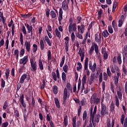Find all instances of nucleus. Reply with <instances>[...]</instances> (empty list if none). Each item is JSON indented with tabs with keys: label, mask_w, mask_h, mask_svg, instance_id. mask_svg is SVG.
Instances as JSON below:
<instances>
[{
	"label": "nucleus",
	"mask_w": 127,
	"mask_h": 127,
	"mask_svg": "<svg viewBox=\"0 0 127 127\" xmlns=\"http://www.w3.org/2000/svg\"><path fill=\"white\" fill-rule=\"evenodd\" d=\"M90 103L92 105L96 104L98 105L100 103V99L97 98V93H94L91 97Z\"/></svg>",
	"instance_id": "obj_1"
},
{
	"label": "nucleus",
	"mask_w": 127,
	"mask_h": 127,
	"mask_svg": "<svg viewBox=\"0 0 127 127\" xmlns=\"http://www.w3.org/2000/svg\"><path fill=\"white\" fill-rule=\"evenodd\" d=\"M75 34H74V32H73L71 35V39L72 42H74V41H75Z\"/></svg>",
	"instance_id": "obj_58"
},
{
	"label": "nucleus",
	"mask_w": 127,
	"mask_h": 127,
	"mask_svg": "<svg viewBox=\"0 0 127 127\" xmlns=\"http://www.w3.org/2000/svg\"><path fill=\"white\" fill-rule=\"evenodd\" d=\"M87 81V75L84 74L82 77L81 82H82V90H84L85 89V84H86V82Z\"/></svg>",
	"instance_id": "obj_13"
},
{
	"label": "nucleus",
	"mask_w": 127,
	"mask_h": 127,
	"mask_svg": "<svg viewBox=\"0 0 127 127\" xmlns=\"http://www.w3.org/2000/svg\"><path fill=\"white\" fill-rule=\"evenodd\" d=\"M68 29L69 33H72V31L76 32L77 28L76 27V23H74L72 24V25H69Z\"/></svg>",
	"instance_id": "obj_5"
},
{
	"label": "nucleus",
	"mask_w": 127,
	"mask_h": 127,
	"mask_svg": "<svg viewBox=\"0 0 127 127\" xmlns=\"http://www.w3.org/2000/svg\"><path fill=\"white\" fill-rule=\"evenodd\" d=\"M64 127L68 126V116L67 115H65L64 117Z\"/></svg>",
	"instance_id": "obj_29"
},
{
	"label": "nucleus",
	"mask_w": 127,
	"mask_h": 127,
	"mask_svg": "<svg viewBox=\"0 0 127 127\" xmlns=\"http://www.w3.org/2000/svg\"><path fill=\"white\" fill-rule=\"evenodd\" d=\"M52 90L55 95H57V94H58V87H57V86L54 85Z\"/></svg>",
	"instance_id": "obj_24"
},
{
	"label": "nucleus",
	"mask_w": 127,
	"mask_h": 127,
	"mask_svg": "<svg viewBox=\"0 0 127 127\" xmlns=\"http://www.w3.org/2000/svg\"><path fill=\"white\" fill-rule=\"evenodd\" d=\"M62 78L63 81H64V82H65V81H66V73H65L64 72H62Z\"/></svg>",
	"instance_id": "obj_44"
},
{
	"label": "nucleus",
	"mask_w": 127,
	"mask_h": 127,
	"mask_svg": "<svg viewBox=\"0 0 127 127\" xmlns=\"http://www.w3.org/2000/svg\"><path fill=\"white\" fill-rule=\"evenodd\" d=\"M19 102H20L21 104L22 105L23 108H26V103L24 102V94H19Z\"/></svg>",
	"instance_id": "obj_9"
},
{
	"label": "nucleus",
	"mask_w": 127,
	"mask_h": 127,
	"mask_svg": "<svg viewBox=\"0 0 127 127\" xmlns=\"http://www.w3.org/2000/svg\"><path fill=\"white\" fill-rule=\"evenodd\" d=\"M40 45L41 50H44V48H45V45H44V42L43 41V40H41L40 41Z\"/></svg>",
	"instance_id": "obj_25"
},
{
	"label": "nucleus",
	"mask_w": 127,
	"mask_h": 127,
	"mask_svg": "<svg viewBox=\"0 0 127 127\" xmlns=\"http://www.w3.org/2000/svg\"><path fill=\"white\" fill-rule=\"evenodd\" d=\"M7 107H8V103H7V101H6L3 104V110H6V108H7Z\"/></svg>",
	"instance_id": "obj_53"
},
{
	"label": "nucleus",
	"mask_w": 127,
	"mask_h": 127,
	"mask_svg": "<svg viewBox=\"0 0 127 127\" xmlns=\"http://www.w3.org/2000/svg\"><path fill=\"white\" fill-rule=\"evenodd\" d=\"M77 65L78 66L76 67V69L77 71H79V70H81V69H82V64H81L80 62H78L77 63Z\"/></svg>",
	"instance_id": "obj_56"
},
{
	"label": "nucleus",
	"mask_w": 127,
	"mask_h": 127,
	"mask_svg": "<svg viewBox=\"0 0 127 127\" xmlns=\"http://www.w3.org/2000/svg\"><path fill=\"white\" fill-rule=\"evenodd\" d=\"M55 34L58 38H61V33L58 31V29L56 28L55 30Z\"/></svg>",
	"instance_id": "obj_32"
},
{
	"label": "nucleus",
	"mask_w": 127,
	"mask_h": 127,
	"mask_svg": "<svg viewBox=\"0 0 127 127\" xmlns=\"http://www.w3.org/2000/svg\"><path fill=\"white\" fill-rule=\"evenodd\" d=\"M32 106L33 108L35 107V99H34L33 96H32Z\"/></svg>",
	"instance_id": "obj_59"
},
{
	"label": "nucleus",
	"mask_w": 127,
	"mask_h": 127,
	"mask_svg": "<svg viewBox=\"0 0 127 127\" xmlns=\"http://www.w3.org/2000/svg\"><path fill=\"white\" fill-rule=\"evenodd\" d=\"M110 111L112 114H115L116 113V111L115 110V103H114V102H112L111 105H110Z\"/></svg>",
	"instance_id": "obj_22"
},
{
	"label": "nucleus",
	"mask_w": 127,
	"mask_h": 127,
	"mask_svg": "<svg viewBox=\"0 0 127 127\" xmlns=\"http://www.w3.org/2000/svg\"><path fill=\"white\" fill-rule=\"evenodd\" d=\"M5 86V81L3 80V78L1 79V87L2 88H4Z\"/></svg>",
	"instance_id": "obj_51"
},
{
	"label": "nucleus",
	"mask_w": 127,
	"mask_h": 127,
	"mask_svg": "<svg viewBox=\"0 0 127 127\" xmlns=\"http://www.w3.org/2000/svg\"><path fill=\"white\" fill-rule=\"evenodd\" d=\"M48 60L49 61L50 60H51V51L50 50H49L48 52Z\"/></svg>",
	"instance_id": "obj_55"
},
{
	"label": "nucleus",
	"mask_w": 127,
	"mask_h": 127,
	"mask_svg": "<svg viewBox=\"0 0 127 127\" xmlns=\"http://www.w3.org/2000/svg\"><path fill=\"white\" fill-rule=\"evenodd\" d=\"M121 90L120 89V91L117 92V95L120 100H122L123 98V94H122V92H121Z\"/></svg>",
	"instance_id": "obj_45"
},
{
	"label": "nucleus",
	"mask_w": 127,
	"mask_h": 127,
	"mask_svg": "<svg viewBox=\"0 0 127 127\" xmlns=\"http://www.w3.org/2000/svg\"><path fill=\"white\" fill-rule=\"evenodd\" d=\"M64 63H65V56H64L62 59V61L60 63L61 68H62V67H63V65H64Z\"/></svg>",
	"instance_id": "obj_39"
},
{
	"label": "nucleus",
	"mask_w": 127,
	"mask_h": 127,
	"mask_svg": "<svg viewBox=\"0 0 127 127\" xmlns=\"http://www.w3.org/2000/svg\"><path fill=\"white\" fill-rule=\"evenodd\" d=\"M14 115L15 116V118H16L17 120H18V118H19V112H18V110H17V109L14 110Z\"/></svg>",
	"instance_id": "obj_34"
},
{
	"label": "nucleus",
	"mask_w": 127,
	"mask_h": 127,
	"mask_svg": "<svg viewBox=\"0 0 127 127\" xmlns=\"http://www.w3.org/2000/svg\"><path fill=\"white\" fill-rule=\"evenodd\" d=\"M123 63L127 64V54L123 55Z\"/></svg>",
	"instance_id": "obj_43"
},
{
	"label": "nucleus",
	"mask_w": 127,
	"mask_h": 127,
	"mask_svg": "<svg viewBox=\"0 0 127 127\" xmlns=\"http://www.w3.org/2000/svg\"><path fill=\"white\" fill-rule=\"evenodd\" d=\"M112 25L114 28V31H115V32H118V26L117 25V22H116V20H113L112 21Z\"/></svg>",
	"instance_id": "obj_20"
},
{
	"label": "nucleus",
	"mask_w": 127,
	"mask_h": 127,
	"mask_svg": "<svg viewBox=\"0 0 127 127\" xmlns=\"http://www.w3.org/2000/svg\"><path fill=\"white\" fill-rule=\"evenodd\" d=\"M123 127H127V117L125 118L124 121V124L123 125Z\"/></svg>",
	"instance_id": "obj_63"
},
{
	"label": "nucleus",
	"mask_w": 127,
	"mask_h": 127,
	"mask_svg": "<svg viewBox=\"0 0 127 127\" xmlns=\"http://www.w3.org/2000/svg\"><path fill=\"white\" fill-rule=\"evenodd\" d=\"M30 62L31 63L32 71H33V72H36V70H37V63H36V62H34L33 59H30Z\"/></svg>",
	"instance_id": "obj_2"
},
{
	"label": "nucleus",
	"mask_w": 127,
	"mask_h": 127,
	"mask_svg": "<svg viewBox=\"0 0 127 127\" xmlns=\"http://www.w3.org/2000/svg\"><path fill=\"white\" fill-rule=\"evenodd\" d=\"M27 78V74L24 73L20 77V84H23L24 83V80Z\"/></svg>",
	"instance_id": "obj_18"
},
{
	"label": "nucleus",
	"mask_w": 127,
	"mask_h": 127,
	"mask_svg": "<svg viewBox=\"0 0 127 127\" xmlns=\"http://www.w3.org/2000/svg\"><path fill=\"white\" fill-rule=\"evenodd\" d=\"M107 106L105 104L101 103V115L102 117H104L105 115H109V112H107Z\"/></svg>",
	"instance_id": "obj_3"
},
{
	"label": "nucleus",
	"mask_w": 127,
	"mask_h": 127,
	"mask_svg": "<svg viewBox=\"0 0 127 127\" xmlns=\"http://www.w3.org/2000/svg\"><path fill=\"white\" fill-rule=\"evenodd\" d=\"M68 4L67 3V1L64 0L62 2V8L64 11H67V9H68Z\"/></svg>",
	"instance_id": "obj_15"
},
{
	"label": "nucleus",
	"mask_w": 127,
	"mask_h": 127,
	"mask_svg": "<svg viewBox=\"0 0 127 127\" xmlns=\"http://www.w3.org/2000/svg\"><path fill=\"white\" fill-rule=\"evenodd\" d=\"M108 31L110 34H112L114 33V30H113V27L111 26H109L108 27Z\"/></svg>",
	"instance_id": "obj_54"
},
{
	"label": "nucleus",
	"mask_w": 127,
	"mask_h": 127,
	"mask_svg": "<svg viewBox=\"0 0 127 127\" xmlns=\"http://www.w3.org/2000/svg\"><path fill=\"white\" fill-rule=\"evenodd\" d=\"M101 117V115H100V114H97L96 116L95 117V122L96 123H99L100 122V118Z\"/></svg>",
	"instance_id": "obj_46"
},
{
	"label": "nucleus",
	"mask_w": 127,
	"mask_h": 127,
	"mask_svg": "<svg viewBox=\"0 0 127 127\" xmlns=\"http://www.w3.org/2000/svg\"><path fill=\"white\" fill-rule=\"evenodd\" d=\"M94 50H95V43L93 44V45H92L90 48V50L89 52V53L90 54V55H92L94 52Z\"/></svg>",
	"instance_id": "obj_36"
},
{
	"label": "nucleus",
	"mask_w": 127,
	"mask_h": 127,
	"mask_svg": "<svg viewBox=\"0 0 127 127\" xmlns=\"http://www.w3.org/2000/svg\"><path fill=\"white\" fill-rule=\"evenodd\" d=\"M89 61V59L86 58L85 63H84V71L88 70V63Z\"/></svg>",
	"instance_id": "obj_27"
},
{
	"label": "nucleus",
	"mask_w": 127,
	"mask_h": 127,
	"mask_svg": "<svg viewBox=\"0 0 127 127\" xmlns=\"http://www.w3.org/2000/svg\"><path fill=\"white\" fill-rule=\"evenodd\" d=\"M95 40L98 44H101L102 43V36L101 33L95 34Z\"/></svg>",
	"instance_id": "obj_8"
},
{
	"label": "nucleus",
	"mask_w": 127,
	"mask_h": 127,
	"mask_svg": "<svg viewBox=\"0 0 127 127\" xmlns=\"http://www.w3.org/2000/svg\"><path fill=\"white\" fill-rule=\"evenodd\" d=\"M124 54H127V46L126 45L124 48Z\"/></svg>",
	"instance_id": "obj_64"
},
{
	"label": "nucleus",
	"mask_w": 127,
	"mask_h": 127,
	"mask_svg": "<svg viewBox=\"0 0 127 127\" xmlns=\"http://www.w3.org/2000/svg\"><path fill=\"white\" fill-rule=\"evenodd\" d=\"M106 123H107V127H111V119L108 118Z\"/></svg>",
	"instance_id": "obj_61"
},
{
	"label": "nucleus",
	"mask_w": 127,
	"mask_h": 127,
	"mask_svg": "<svg viewBox=\"0 0 127 127\" xmlns=\"http://www.w3.org/2000/svg\"><path fill=\"white\" fill-rule=\"evenodd\" d=\"M52 76H53V80H54V81H57V78L58 79L60 78V74L59 73V70L58 69L56 70V73H55V72L53 71L52 72Z\"/></svg>",
	"instance_id": "obj_6"
},
{
	"label": "nucleus",
	"mask_w": 127,
	"mask_h": 127,
	"mask_svg": "<svg viewBox=\"0 0 127 127\" xmlns=\"http://www.w3.org/2000/svg\"><path fill=\"white\" fill-rule=\"evenodd\" d=\"M26 69V68L25 67L24 65L21 66L20 68L18 69L19 73H22V72H23V71H24Z\"/></svg>",
	"instance_id": "obj_38"
},
{
	"label": "nucleus",
	"mask_w": 127,
	"mask_h": 127,
	"mask_svg": "<svg viewBox=\"0 0 127 127\" xmlns=\"http://www.w3.org/2000/svg\"><path fill=\"white\" fill-rule=\"evenodd\" d=\"M110 90L113 94H115V85H114L112 82H111L110 83Z\"/></svg>",
	"instance_id": "obj_42"
},
{
	"label": "nucleus",
	"mask_w": 127,
	"mask_h": 127,
	"mask_svg": "<svg viewBox=\"0 0 127 127\" xmlns=\"http://www.w3.org/2000/svg\"><path fill=\"white\" fill-rule=\"evenodd\" d=\"M46 86V83L45 82V79L43 80V84H40L39 88L40 90H44V88Z\"/></svg>",
	"instance_id": "obj_23"
},
{
	"label": "nucleus",
	"mask_w": 127,
	"mask_h": 127,
	"mask_svg": "<svg viewBox=\"0 0 127 127\" xmlns=\"http://www.w3.org/2000/svg\"><path fill=\"white\" fill-rule=\"evenodd\" d=\"M28 62V56H25L22 59H20L19 61V64H23L25 65Z\"/></svg>",
	"instance_id": "obj_11"
},
{
	"label": "nucleus",
	"mask_w": 127,
	"mask_h": 127,
	"mask_svg": "<svg viewBox=\"0 0 127 127\" xmlns=\"http://www.w3.org/2000/svg\"><path fill=\"white\" fill-rule=\"evenodd\" d=\"M10 73V70H9V68L6 69V72H5V76L6 80L8 79V77H9Z\"/></svg>",
	"instance_id": "obj_31"
},
{
	"label": "nucleus",
	"mask_w": 127,
	"mask_h": 127,
	"mask_svg": "<svg viewBox=\"0 0 127 127\" xmlns=\"http://www.w3.org/2000/svg\"><path fill=\"white\" fill-rule=\"evenodd\" d=\"M25 46L26 47V50L27 52H30V47H31V45L30 44V42H28L26 41L25 43Z\"/></svg>",
	"instance_id": "obj_17"
},
{
	"label": "nucleus",
	"mask_w": 127,
	"mask_h": 127,
	"mask_svg": "<svg viewBox=\"0 0 127 127\" xmlns=\"http://www.w3.org/2000/svg\"><path fill=\"white\" fill-rule=\"evenodd\" d=\"M64 40H66V42H65V49L66 50V52H68L69 51V37H66L64 38Z\"/></svg>",
	"instance_id": "obj_14"
},
{
	"label": "nucleus",
	"mask_w": 127,
	"mask_h": 127,
	"mask_svg": "<svg viewBox=\"0 0 127 127\" xmlns=\"http://www.w3.org/2000/svg\"><path fill=\"white\" fill-rule=\"evenodd\" d=\"M25 53V50L24 49H22L20 51V57H22L24 54Z\"/></svg>",
	"instance_id": "obj_50"
},
{
	"label": "nucleus",
	"mask_w": 127,
	"mask_h": 127,
	"mask_svg": "<svg viewBox=\"0 0 127 127\" xmlns=\"http://www.w3.org/2000/svg\"><path fill=\"white\" fill-rule=\"evenodd\" d=\"M20 41L21 42V45H23V35L22 33L20 34Z\"/></svg>",
	"instance_id": "obj_48"
},
{
	"label": "nucleus",
	"mask_w": 127,
	"mask_h": 127,
	"mask_svg": "<svg viewBox=\"0 0 127 127\" xmlns=\"http://www.w3.org/2000/svg\"><path fill=\"white\" fill-rule=\"evenodd\" d=\"M111 68V71L112 72V73H115V72H116V70L118 71L119 70H120V69L119 68V67L118 66H115L114 67V66H111L110 67Z\"/></svg>",
	"instance_id": "obj_30"
},
{
	"label": "nucleus",
	"mask_w": 127,
	"mask_h": 127,
	"mask_svg": "<svg viewBox=\"0 0 127 127\" xmlns=\"http://www.w3.org/2000/svg\"><path fill=\"white\" fill-rule=\"evenodd\" d=\"M66 87L67 88V89L68 91H70L71 93L72 92V86H71V84L70 83L67 82V85Z\"/></svg>",
	"instance_id": "obj_41"
},
{
	"label": "nucleus",
	"mask_w": 127,
	"mask_h": 127,
	"mask_svg": "<svg viewBox=\"0 0 127 127\" xmlns=\"http://www.w3.org/2000/svg\"><path fill=\"white\" fill-rule=\"evenodd\" d=\"M54 100L56 107L58 108V109H59L60 108V103H59V100H58V98L57 97L55 98Z\"/></svg>",
	"instance_id": "obj_28"
},
{
	"label": "nucleus",
	"mask_w": 127,
	"mask_h": 127,
	"mask_svg": "<svg viewBox=\"0 0 127 127\" xmlns=\"http://www.w3.org/2000/svg\"><path fill=\"white\" fill-rule=\"evenodd\" d=\"M103 80H104V81L108 80V74L105 72L103 73Z\"/></svg>",
	"instance_id": "obj_60"
},
{
	"label": "nucleus",
	"mask_w": 127,
	"mask_h": 127,
	"mask_svg": "<svg viewBox=\"0 0 127 127\" xmlns=\"http://www.w3.org/2000/svg\"><path fill=\"white\" fill-rule=\"evenodd\" d=\"M8 126V122H4L2 125H1V127H7Z\"/></svg>",
	"instance_id": "obj_62"
},
{
	"label": "nucleus",
	"mask_w": 127,
	"mask_h": 127,
	"mask_svg": "<svg viewBox=\"0 0 127 127\" xmlns=\"http://www.w3.org/2000/svg\"><path fill=\"white\" fill-rule=\"evenodd\" d=\"M25 26H26V28L28 30L27 33H28V34L31 33V30H32V29H33V27H32V26H30L28 24H26V23H25Z\"/></svg>",
	"instance_id": "obj_21"
},
{
	"label": "nucleus",
	"mask_w": 127,
	"mask_h": 127,
	"mask_svg": "<svg viewBox=\"0 0 127 127\" xmlns=\"http://www.w3.org/2000/svg\"><path fill=\"white\" fill-rule=\"evenodd\" d=\"M50 15L52 17V18H56V16H57V15H56V12H55V11L54 10L51 11Z\"/></svg>",
	"instance_id": "obj_37"
},
{
	"label": "nucleus",
	"mask_w": 127,
	"mask_h": 127,
	"mask_svg": "<svg viewBox=\"0 0 127 127\" xmlns=\"http://www.w3.org/2000/svg\"><path fill=\"white\" fill-rule=\"evenodd\" d=\"M93 107L94 105L91 106V108L90 109V117H91V119L93 120L94 118H95V115L97 114V105L94 106L93 112Z\"/></svg>",
	"instance_id": "obj_7"
},
{
	"label": "nucleus",
	"mask_w": 127,
	"mask_h": 127,
	"mask_svg": "<svg viewBox=\"0 0 127 127\" xmlns=\"http://www.w3.org/2000/svg\"><path fill=\"white\" fill-rule=\"evenodd\" d=\"M63 70L65 73H67V72L68 71V65L67 64H65L64 65V66H63Z\"/></svg>",
	"instance_id": "obj_52"
},
{
	"label": "nucleus",
	"mask_w": 127,
	"mask_h": 127,
	"mask_svg": "<svg viewBox=\"0 0 127 127\" xmlns=\"http://www.w3.org/2000/svg\"><path fill=\"white\" fill-rule=\"evenodd\" d=\"M109 35H110V33H109L108 30H105L103 32H102V36H103L104 38H107Z\"/></svg>",
	"instance_id": "obj_26"
},
{
	"label": "nucleus",
	"mask_w": 127,
	"mask_h": 127,
	"mask_svg": "<svg viewBox=\"0 0 127 127\" xmlns=\"http://www.w3.org/2000/svg\"><path fill=\"white\" fill-rule=\"evenodd\" d=\"M96 68H97V64H96V63H94L93 66L90 69V70H91L92 72H95L96 71Z\"/></svg>",
	"instance_id": "obj_40"
},
{
	"label": "nucleus",
	"mask_w": 127,
	"mask_h": 127,
	"mask_svg": "<svg viewBox=\"0 0 127 127\" xmlns=\"http://www.w3.org/2000/svg\"><path fill=\"white\" fill-rule=\"evenodd\" d=\"M95 52L98 59H101V53H99V46L96 43H94Z\"/></svg>",
	"instance_id": "obj_12"
},
{
	"label": "nucleus",
	"mask_w": 127,
	"mask_h": 127,
	"mask_svg": "<svg viewBox=\"0 0 127 127\" xmlns=\"http://www.w3.org/2000/svg\"><path fill=\"white\" fill-rule=\"evenodd\" d=\"M125 20V16L124 15H121V19L119 20V27H122L123 26V22Z\"/></svg>",
	"instance_id": "obj_19"
},
{
	"label": "nucleus",
	"mask_w": 127,
	"mask_h": 127,
	"mask_svg": "<svg viewBox=\"0 0 127 127\" xmlns=\"http://www.w3.org/2000/svg\"><path fill=\"white\" fill-rule=\"evenodd\" d=\"M33 53H36V52L37 51V45L36 44H33Z\"/></svg>",
	"instance_id": "obj_47"
},
{
	"label": "nucleus",
	"mask_w": 127,
	"mask_h": 127,
	"mask_svg": "<svg viewBox=\"0 0 127 127\" xmlns=\"http://www.w3.org/2000/svg\"><path fill=\"white\" fill-rule=\"evenodd\" d=\"M82 120L83 121H85L83 127H85L86 126H87V123L89 122V120L87 119V111H84L82 115Z\"/></svg>",
	"instance_id": "obj_10"
},
{
	"label": "nucleus",
	"mask_w": 127,
	"mask_h": 127,
	"mask_svg": "<svg viewBox=\"0 0 127 127\" xmlns=\"http://www.w3.org/2000/svg\"><path fill=\"white\" fill-rule=\"evenodd\" d=\"M78 54L79 55V56H83V55H85V52H82V48H79V51L78 52Z\"/></svg>",
	"instance_id": "obj_57"
},
{
	"label": "nucleus",
	"mask_w": 127,
	"mask_h": 127,
	"mask_svg": "<svg viewBox=\"0 0 127 127\" xmlns=\"http://www.w3.org/2000/svg\"><path fill=\"white\" fill-rule=\"evenodd\" d=\"M77 29L78 31H80V33L81 34H83L84 33V30H85V25H84L83 24H82V23H81L80 26H77Z\"/></svg>",
	"instance_id": "obj_16"
},
{
	"label": "nucleus",
	"mask_w": 127,
	"mask_h": 127,
	"mask_svg": "<svg viewBox=\"0 0 127 127\" xmlns=\"http://www.w3.org/2000/svg\"><path fill=\"white\" fill-rule=\"evenodd\" d=\"M76 116H75L72 118V127H76Z\"/></svg>",
	"instance_id": "obj_49"
},
{
	"label": "nucleus",
	"mask_w": 127,
	"mask_h": 127,
	"mask_svg": "<svg viewBox=\"0 0 127 127\" xmlns=\"http://www.w3.org/2000/svg\"><path fill=\"white\" fill-rule=\"evenodd\" d=\"M39 67L40 70H44V67H43V64L42 63V61H41V60H39Z\"/></svg>",
	"instance_id": "obj_35"
},
{
	"label": "nucleus",
	"mask_w": 127,
	"mask_h": 127,
	"mask_svg": "<svg viewBox=\"0 0 127 127\" xmlns=\"http://www.w3.org/2000/svg\"><path fill=\"white\" fill-rule=\"evenodd\" d=\"M45 39L49 46H52V44H51V42H50V40H49V38H48V36H45Z\"/></svg>",
	"instance_id": "obj_33"
},
{
	"label": "nucleus",
	"mask_w": 127,
	"mask_h": 127,
	"mask_svg": "<svg viewBox=\"0 0 127 127\" xmlns=\"http://www.w3.org/2000/svg\"><path fill=\"white\" fill-rule=\"evenodd\" d=\"M117 62L119 64V65H121L122 61V57L120 55H119L117 57H114L112 60L113 64H116L117 63Z\"/></svg>",
	"instance_id": "obj_4"
}]
</instances>
